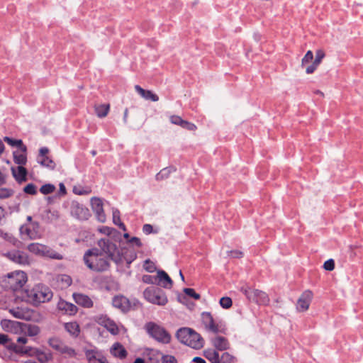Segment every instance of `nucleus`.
<instances>
[{
  "label": "nucleus",
  "instance_id": "1",
  "mask_svg": "<svg viewBox=\"0 0 363 363\" xmlns=\"http://www.w3.org/2000/svg\"><path fill=\"white\" fill-rule=\"evenodd\" d=\"M83 260L90 270L96 272L108 271L111 267V260L96 247L86 250L83 256Z\"/></svg>",
  "mask_w": 363,
  "mask_h": 363
},
{
  "label": "nucleus",
  "instance_id": "2",
  "mask_svg": "<svg viewBox=\"0 0 363 363\" xmlns=\"http://www.w3.org/2000/svg\"><path fill=\"white\" fill-rule=\"evenodd\" d=\"M176 337L182 344L193 349L199 350L203 347L204 340L194 329L183 327L177 330Z\"/></svg>",
  "mask_w": 363,
  "mask_h": 363
},
{
  "label": "nucleus",
  "instance_id": "3",
  "mask_svg": "<svg viewBox=\"0 0 363 363\" xmlns=\"http://www.w3.org/2000/svg\"><path fill=\"white\" fill-rule=\"evenodd\" d=\"M27 281L26 274L22 271L8 273L0 278V286L5 290H20Z\"/></svg>",
  "mask_w": 363,
  "mask_h": 363
},
{
  "label": "nucleus",
  "instance_id": "4",
  "mask_svg": "<svg viewBox=\"0 0 363 363\" xmlns=\"http://www.w3.org/2000/svg\"><path fill=\"white\" fill-rule=\"evenodd\" d=\"M28 301L33 305L38 306L49 301L52 297V292L43 284H37L30 289L26 290Z\"/></svg>",
  "mask_w": 363,
  "mask_h": 363
},
{
  "label": "nucleus",
  "instance_id": "5",
  "mask_svg": "<svg viewBox=\"0 0 363 363\" xmlns=\"http://www.w3.org/2000/svg\"><path fill=\"white\" fill-rule=\"evenodd\" d=\"M99 250L105 257L113 261L116 264H119L123 262V255L120 252L116 244L113 242L108 238H101L98 242Z\"/></svg>",
  "mask_w": 363,
  "mask_h": 363
},
{
  "label": "nucleus",
  "instance_id": "6",
  "mask_svg": "<svg viewBox=\"0 0 363 363\" xmlns=\"http://www.w3.org/2000/svg\"><path fill=\"white\" fill-rule=\"evenodd\" d=\"M144 329L147 335L157 342L164 345L171 342L170 333L162 325L150 321L145 323Z\"/></svg>",
  "mask_w": 363,
  "mask_h": 363
},
{
  "label": "nucleus",
  "instance_id": "7",
  "mask_svg": "<svg viewBox=\"0 0 363 363\" xmlns=\"http://www.w3.org/2000/svg\"><path fill=\"white\" fill-rule=\"evenodd\" d=\"M143 296L148 302L155 305L164 306L168 302L164 291L154 286L145 289L143 292Z\"/></svg>",
  "mask_w": 363,
  "mask_h": 363
},
{
  "label": "nucleus",
  "instance_id": "8",
  "mask_svg": "<svg viewBox=\"0 0 363 363\" xmlns=\"http://www.w3.org/2000/svg\"><path fill=\"white\" fill-rule=\"evenodd\" d=\"M241 291L250 301H254L259 305H267L269 301L268 295L262 291L251 289L250 287H242Z\"/></svg>",
  "mask_w": 363,
  "mask_h": 363
},
{
  "label": "nucleus",
  "instance_id": "9",
  "mask_svg": "<svg viewBox=\"0 0 363 363\" xmlns=\"http://www.w3.org/2000/svg\"><path fill=\"white\" fill-rule=\"evenodd\" d=\"M70 213L74 218L86 220L91 216L89 210L77 201H73L70 206Z\"/></svg>",
  "mask_w": 363,
  "mask_h": 363
},
{
  "label": "nucleus",
  "instance_id": "10",
  "mask_svg": "<svg viewBox=\"0 0 363 363\" xmlns=\"http://www.w3.org/2000/svg\"><path fill=\"white\" fill-rule=\"evenodd\" d=\"M202 323L205 328L213 333H223V330L220 328V325L216 323L212 315L209 312H203L201 313Z\"/></svg>",
  "mask_w": 363,
  "mask_h": 363
},
{
  "label": "nucleus",
  "instance_id": "11",
  "mask_svg": "<svg viewBox=\"0 0 363 363\" xmlns=\"http://www.w3.org/2000/svg\"><path fill=\"white\" fill-rule=\"evenodd\" d=\"M84 352L89 363H108L106 357L96 348H84Z\"/></svg>",
  "mask_w": 363,
  "mask_h": 363
},
{
  "label": "nucleus",
  "instance_id": "12",
  "mask_svg": "<svg viewBox=\"0 0 363 363\" xmlns=\"http://www.w3.org/2000/svg\"><path fill=\"white\" fill-rule=\"evenodd\" d=\"M91 205L96 219L100 223H104L106 220V217L104 211L102 200L98 197H93L91 199Z\"/></svg>",
  "mask_w": 363,
  "mask_h": 363
},
{
  "label": "nucleus",
  "instance_id": "13",
  "mask_svg": "<svg viewBox=\"0 0 363 363\" xmlns=\"http://www.w3.org/2000/svg\"><path fill=\"white\" fill-rule=\"evenodd\" d=\"M49 149L48 147H41L39 150L38 162L40 164L41 166L52 170L55 168V163L51 158H50L47 155Z\"/></svg>",
  "mask_w": 363,
  "mask_h": 363
},
{
  "label": "nucleus",
  "instance_id": "14",
  "mask_svg": "<svg viewBox=\"0 0 363 363\" xmlns=\"http://www.w3.org/2000/svg\"><path fill=\"white\" fill-rule=\"evenodd\" d=\"M112 305L123 313L129 311L131 307L129 299L123 295L115 296L112 298Z\"/></svg>",
  "mask_w": 363,
  "mask_h": 363
},
{
  "label": "nucleus",
  "instance_id": "15",
  "mask_svg": "<svg viewBox=\"0 0 363 363\" xmlns=\"http://www.w3.org/2000/svg\"><path fill=\"white\" fill-rule=\"evenodd\" d=\"M312 298L313 293L309 290L305 291L298 299L296 305L297 310L301 312L308 310Z\"/></svg>",
  "mask_w": 363,
  "mask_h": 363
},
{
  "label": "nucleus",
  "instance_id": "16",
  "mask_svg": "<svg viewBox=\"0 0 363 363\" xmlns=\"http://www.w3.org/2000/svg\"><path fill=\"white\" fill-rule=\"evenodd\" d=\"M98 323L106 328L112 334L116 335L118 332V328L113 320H111L106 315H101L98 318Z\"/></svg>",
  "mask_w": 363,
  "mask_h": 363
},
{
  "label": "nucleus",
  "instance_id": "17",
  "mask_svg": "<svg viewBox=\"0 0 363 363\" xmlns=\"http://www.w3.org/2000/svg\"><path fill=\"white\" fill-rule=\"evenodd\" d=\"M157 284L166 289H170L172 286L173 281L169 276L163 270H158L156 276Z\"/></svg>",
  "mask_w": 363,
  "mask_h": 363
},
{
  "label": "nucleus",
  "instance_id": "18",
  "mask_svg": "<svg viewBox=\"0 0 363 363\" xmlns=\"http://www.w3.org/2000/svg\"><path fill=\"white\" fill-rule=\"evenodd\" d=\"M7 257L16 263L25 264L28 263V257L23 252L16 250L6 254Z\"/></svg>",
  "mask_w": 363,
  "mask_h": 363
},
{
  "label": "nucleus",
  "instance_id": "19",
  "mask_svg": "<svg viewBox=\"0 0 363 363\" xmlns=\"http://www.w3.org/2000/svg\"><path fill=\"white\" fill-rule=\"evenodd\" d=\"M57 309L69 315H74L77 312V307L75 305L62 299L58 301Z\"/></svg>",
  "mask_w": 363,
  "mask_h": 363
},
{
  "label": "nucleus",
  "instance_id": "20",
  "mask_svg": "<svg viewBox=\"0 0 363 363\" xmlns=\"http://www.w3.org/2000/svg\"><path fill=\"white\" fill-rule=\"evenodd\" d=\"M1 326L2 329L9 333H17L21 328V323L18 321L3 319L1 320Z\"/></svg>",
  "mask_w": 363,
  "mask_h": 363
},
{
  "label": "nucleus",
  "instance_id": "21",
  "mask_svg": "<svg viewBox=\"0 0 363 363\" xmlns=\"http://www.w3.org/2000/svg\"><path fill=\"white\" fill-rule=\"evenodd\" d=\"M325 57V52L322 50H318L315 52V58L313 63L308 66L306 69V72L307 74H312L314 72V71L316 69L318 66L320 64L322 60Z\"/></svg>",
  "mask_w": 363,
  "mask_h": 363
},
{
  "label": "nucleus",
  "instance_id": "22",
  "mask_svg": "<svg viewBox=\"0 0 363 363\" xmlns=\"http://www.w3.org/2000/svg\"><path fill=\"white\" fill-rule=\"evenodd\" d=\"M73 298L78 305L83 307L91 308L94 305L92 300L86 295L82 294H74Z\"/></svg>",
  "mask_w": 363,
  "mask_h": 363
},
{
  "label": "nucleus",
  "instance_id": "23",
  "mask_svg": "<svg viewBox=\"0 0 363 363\" xmlns=\"http://www.w3.org/2000/svg\"><path fill=\"white\" fill-rule=\"evenodd\" d=\"M135 89L143 98L146 100H150L152 101H157L159 100L158 96L150 90H145L139 85H135Z\"/></svg>",
  "mask_w": 363,
  "mask_h": 363
},
{
  "label": "nucleus",
  "instance_id": "24",
  "mask_svg": "<svg viewBox=\"0 0 363 363\" xmlns=\"http://www.w3.org/2000/svg\"><path fill=\"white\" fill-rule=\"evenodd\" d=\"M17 172L14 167L11 168L12 175L15 178L16 181L18 183L26 181L27 170L22 166L17 167Z\"/></svg>",
  "mask_w": 363,
  "mask_h": 363
},
{
  "label": "nucleus",
  "instance_id": "25",
  "mask_svg": "<svg viewBox=\"0 0 363 363\" xmlns=\"http://www.w3.org/2000/svg\"><path fill=\"white\" fill-rule=\"evenodd\" d=\"M213 345L218 350L223 351L229 348V342L228 340L221 336H218L212 339Z\"/></svg>",
  "mask_w": 363,
  "mask_h": 363
},
{
  "label": "nucleus",
  "instance_id": "26",
  "mask_svg": "<svg viewBox=\"0 0 363 363\" xmlns=\"http://www.w3.org/2000/svg\"><path fill=\"white\" fill-rule=\"evenodd\" d=\"M65 330L73 337H77L80 333V327L77 322H69L64 325Z\"/></svg>",
  "mask_w": 363,
  "mask_h": 363
},
{
  "label": "nucleus",
  "instance_id": "27",
  "mask_svg": "<svg viewBox=\"0 0 363 363\" xmlns=\"http://www.w3.org/2000/svg\"><path fill=\"white\" fill-rule=\"evenodd\" d=\"M20 233L21 235H26L30 240H35L40 238V234L35 229H30L26 225L20 228Z\"/></svg>",
  "mask_w": 363,
  "mask_h": 363
},
{
  "label": "nucleus",
  "instance_id": "28",
  "mask_svg": "<svg viewBox=\"0 0 363 363\" xmlns=\"http://www.w3.org/2000/svg\"><path fill=\"white\" fill-rule=\"evenodd\" d=\"M111 353L113 356L123 359L126 357L127 352L125 348L119 343H115L111 348Z\"/></svg>",
  "mask_w": 363,
  "mask_h": 363
},
{
  "label": "nucleus",
  "instance_id": "29",
  "mask_svg": "<svg viewBox=\"0 0 363 363\" xmlns=\"http://www.w3.org/2000/svg\"><path fill=\"white\" fill-rule=\"evenodd\" d=\"M43 256L57 260H62L63 259V256L61 254L57 252L55 250L47 245L44 246Z\"/></svg>",
  "mask_w": 363,
  "mask_h": 363
},
{
  "label": "nucleus",
  "instance_id": "30",
  "mask_svg": "<svg viewBox=\"0 0 363 363\" xmlns=\"http://www.w3.org/2000/svg\"><path fill=\"white\" fill-rule=\"evenodd\" d=\"M4 140L12 147H18L22 152H26V146L23 145L21 140H15L8 136L4 138Z\"/></svg>",
  "mask_w": 363,
  "mask_h": 363
},
{
  "label": "nucleus",
  "instance_id": "31",
  "mask_svg": "<svg viewBox=\"0 0 363 363\" xmlns=\"http://www.w3.org/2000/svg\"><path fill=\"white\" fill-rule=\"evenodd\" d=\"M24 330L26 334L30 337L38 335L40 332V328L38 325L35 324H24Z\"/></svg>",
  "mask_w": 363,
  "mask_h": 363
},
{
  "label": "nucleus",
  "instance_id": "32",
  "mask_svg": "<svg viewBox=\"0 0 363 363\" xmlns=\"http://www.w3.org/2000/svg\"><path fill=\"white\" fill-rule=\"evenodd\" d=\"M204 357L211 363H220V357L216 350H208L204 351Z\"/></svg>",
  "mask_w": 363,
  "mask_h": 363
},
{
  "label": "nucleus",
  "instance_id": "33",
  "mask_svg": "<svg viewBox=\"0 0 363 363\" xmlns=\"http://www.w3.org/2000/svg\"><path fill=\"white\" fill-rule=\"evenodd\" d=\"M13 160L14 162L20 166L24 165L26 164L27 158L26 155V152H19L14 151L13 152Z\"/></svg>",
  "mask_w": 363,
  "mask_h": 363
},
{
  "label": "nucleus",
  "instance_id": "34",
  "mask_svg": "<svg viewBox=\"0 0 363 363\" xmlns=\"http://www.w3.org/2000/svg\"><path fill=\"white\" fill-rule=\"evenodd\" d=\"M162 355L160 351L151 350L147 354L148 360L150 363H162Z\"/></svg>",
  "mask_w": 363,
  "mask_h": 363
},
{
  "label": "nucleus",
  "instance_id": "35",
  "mask_svg": "<svg viewBox=\"0 0 363 363\" xmlns=\"http://www.w3.org/2000/svg\"><path fill=\"white\" fill-rule=\"evenodd\" d=\"M34 354L40 363H47L52 359L50 353H46L40 350H35Z\"/></svg>",
  "mask_w": 363,
  "mask_h": 363
},
{
  "label": "nucleus",
  "instance_id": "36",
  "mask_svg": "<svg viewBox=\"0 0 363 363\" xmlns=\"http://www.w3.org/2000/svg\"><path fill=\"white\" fill-rule=\"evenodd\" d=\"M44 246L45 245L40 243H31L28 245L27 248L30 252L37 255L43 256L44 252Z\"/></svg>",
  "mask_w": 363,
  "mask_h": 363
},
{
  "label": "nucleus",
  "instance_id": "37",
  "mask_svg": "<svg viewBox=\"0 0 363 363\" xmlns=\"http://www.w3.org/2000/svg\"><path fill=\"white\" fill-rule=\"evenodd\" d=\"M95 113L99 118L105 117L109 111V104H100L94 107Z\"/></svg>",
  "mask_w": 363,
  "mask_h": 363
},
{
  "label": "nucleus",
  "instance_id": "38",
  "mask_svg": "<svg viewBox=\"0 0 363 363\" xmlns=\"http://www.w3.org/2000/svg\"><path fill=\"white\" fill-rule=\"evenodd\" d=\"M174 171H175V169L171 167L164 168L156 174L155 179L157 181H161L167 179L169 177L170 174Z\"/></svg>",
  "mask_w": 363,
  "mask_h": 363
},
{
  "label": "nucleus",
  "instance_id": "39",
  "mask_svg": "<svg viewBox=\"0 0 363 363\" xmlns=\"http://www.w3.org/2000/svg\"><path fill=\"white\" fill-rule=\"evenodd\" d=\"M0 237L14 246H16L19 242L18 239L16 238L11 233L4 232L1 229H0Z\"/></svg>",
  "mask_w": 363,
  "mask_h": 363
},
{
  "label": "nucleus",
  "instance_id": "40",
  "mask_svg": "<svg viewBox=\"0 0 363 363\" xmlns=\"http://www.w3.org/2000/svg\"><path fill=\"white\" fill-rule=\"evenodd\" d=\"M59 352L65 354L67 357H74L77 355V352L74 349L65 344L60 347Z\"/></svg>",
  "mask_w": 363,
  "mask_h": 363
},
{
  "label": "nucleus",
  "instance_id": "41",
  "mask_svg": "<svg viewBox=\"0 0 363 363\" xmlns=\"http://www.w3.org/2000/svg\"><path fill=\"white\" fill-rule=\"evenodd\" d=\"M48 344L52 349L57 352H59L60 347L64 345L60 339L55 337L50 338L48 340Z\"/></svg>",
  "mask_w": 363,
  "mask_h": 363
},
{
  "label": "nucleus",
  "instance_id": "42",
  "mask_svg": "<svg viewBox=\"0 0 363 363\" xmlns=\"http://www.w3.org/2000/svg\"><path fill=\"white\" fill-rule=\"evenodd\" d=\"M99 231L101 233H103V234L108 235V236H110L111 235H113V236H115L116 234L120 235V233L117 230H116L115 228H113L107 227V226L101 227V228L99 229Z\"/></svg>",
  "mask_w": 363,
  "mask_h": 363
},
{
  "label": "nucleus",
  "instance_id": "43",
  "mask_svg": "<svg viewBox=\"0 0 363 363\" xmlns=\"http://www.w3.org/2000/svg\"><path fill=\"white\" fill-rule=\"evenodd\" d=\"M220 363H236V359L228 352H224L220 357Z\"/></svg>",
  "mask_w": 363,
  "mask_h": 363
},
{
  "label": "nucleus",
  "instance_id": "44",
  "mask_svg": "<svg viewBox=\"0 0 363 363\" xmlns=\"http://www.w3.org/2000/svg\"><path fill=\"white\" fill-rule=\"evenodd\" d=\"M55 190V185H53L52 184H44L40 189V193L44 195L50 194L52 193Z\"/></svg>",
  "mask_w": 363,
  "mask_h": 363
},
{
  "label": "nucleus",
  "instance_id": "45",
  "mask_svg": "<svg viewBox=\"0 0 363 363\" xmlns=\"http://www.w3.org/2000/svg\"><path fill=\"white\" fill-rule=\"evenodd\" d=\"M35 350H38L37 348H34L30 346L23 347L21 346V350L22 352H19V355H28V356H35Z\"/></svg>",
  "mask_w": 363,
  "mask_h": 363
},
{
  "label": "nucleus",
  "instance_id": "46",
  "mask_svg": "<svg viewBox=\"0 0 363 363\" xmlns=\"http://www.w3.org/2000/svg\"><path fill=\"white\" fill-rule=\"evenodd\" d=\"M220 305L222 308L228 309L232 306L233 302L230 297L225 296L220 299Z\"/></svg>",
  "mask_w": 363,
  "mask_h": 363
},
{
  "label": "nucleus",
  "instance_id": "47",
  "mask_svg": "<svg viewBox=\"0 0 363 363\" xmlns=\"http://www.w3.org/2000/svg\"><path fill=\"white\" fill-rule=\"evenodd\" d=\"M14 191L8 188H0V199H4L9 198L13 194Z\"/></svg>",
  "mask_w": 363,
  "mask_h": 363
},
{
  "label": "nucleus",
  "instance_id": "48",
  "mask_svg": "<svg viewBox=\"0 0 363 363\" xmlns=\"http://www.w3.org/2000/svg\"><path fill=\"white\" fill-rule=\"evenodd\" d=\"M23 191L27 194L35 195L37 194L36 186L33 183H30L24 187Z\"/></svg>",
  "mask_w": 363,
  "mask_h": 363
},
{
  "label": "nucleus",
  "instance_id": "49",
  "mask_svg": "<svg viewBox=\"0 0 363 363\" xmlns=\"http://www.w3.org/2000/svg\"><path fill=\"white\" fill-rule=\"evenodd\" d=\"M5 347L7 348V350L12 351L17 354H19V352H22L21 350V346L17 345L13 342L9 341Z\"/></svg>",
  "mask_w": 363,
  "mask_h": 363
},
{
  "label": "nucleus",
  "instance_id": "50",
  "mask_svg": "<svg viewBox=\"0 0 363 363\" xmlns=\"http://www.w3.org/2000/svg\"><path fill=\"white\" fill-rule=\"evenodd\" d=\"M142 281L148 284H157L156 276L145 274L142 277Z\"/></svg>",
  "mask_w": 363,
  "mask_h": 363
},
{
  "label": "nucleus",
  "instance_id": "51",
  "mask_svg": "<svg viewBox=\"0 0 363 363\" xmlns=\"http://www.w3.org/2000/svg\"><path fill=\"white\" fill-rule=\"evenodd\" d=\"M184 292L185 293V294L194 298L195 300H199L201 298V296L199 294L196 293V291L194 289L184 288Z\"/></svg>",
  "mask_w": 363,
  "mask_h": 363
},
{
  "label": "nucleus",
  "instance_id": "52",
  "mask_svg": "<svg viewBox=\"0 0 363 363\" xmlns=\"http://www.w3.org/2000/svg\"><path fill=\"white\" fill-rule=\"evenodd\" d=\"M73 192L77 195H88L91 193V190L89 188H82L74 186Z\"/></svg>",
  "mask_w": 363,
  "mask_h": 363
},
{
  "label": "nucleus",
  "instance_id": "53",
  "mask_svg": "<svg viewBox=\"0 0 363 363\" xmlns=\"http://www.w3.org/2000/svg\"><path fill=\"white\" fill-rule=\"evenodd\" d=\"M313 59V53L311 50L307 51L301 60V65L303 67L306 64L311 62Z\"/></svg>",
  "mask_w": 363,
  "mask_h": 363
},
{
  "label": "nucleus",
  "instance_id": "54",
  "mask_svg": "<svg viewBox=\"0 0 363 363\" xmlns=\"http://www.w3.org/2000/svg\"><path fill=\"white\" fill-rule=\"evenodd\" d=\"M162 363H177V360L174 356L163 354L162 357Z\"/></svg>",
  "mask_w": 363,
  "mask_h": 363
},
{
  "label": "nucleus",
  "instance_id": "55",
  "mask_svg": "<svg viewBox=\"0 0 363 363\" xmlns=\"http://www.w3.org/2000/svg\"><path fill=\"white\" fill-rule=\"evenodd\" d=\"M9 312L12 315L16 318L23 319L24 318V313L19 308L10 309Z\"/></svg>",
  "mask_w": 363,
  "mask_h": 363
},
{
  "label": "nucleus",
  "instance_id": "56",
  "mask_svg": "<svg viewBox=\"0 0 363 363\" xmlns=\"http://www.w3.org/2000/svg\"><path fill=\"white\" fill-rule=\"evenodd\" d=\"M113 214V222L115 225H118L120 223L121 218H120V211L117 208H113L112 211Z\"/></svg>",
  "mask_w": 363,
  "mask_h": 363
},
{
  "label": "nucleus",
  "instance_id": "57",
  "mask_svg": "<svg viewBox=\"0 0 363 363\" xmlns=\"http://www.w3.org/2000/svg\"><path fill=\"white\" fill-rule=\"evenodd\" d=\"M323 268L327 271H332L335 268V262L333 259H330L325 262Z\"/></svg>",
  "mask_w": 363,
  "mask_h": 363
},
{
  "label": "nucleus",
  "instance_id": "58",
  "mask_svg": "<svg viewBox=\"0 0 363 363\" xmlns=\"http://www.w3.org/2000/svg\"><path fill=\"white\" fill-rule=\"evenodd\" d=\"M184 120H183L180 116H176V115H174V116H172L170 117V121L173 124H175V125H179V126H182V123L184 122Z\"/></svg>",
  "mask_w": 363,
  "mask_h": 363
},
{
  "label": "nucleus",
  "instance_id": "59",
  "mask_svg": "<svg viewBox=\"0 0 363 363\" xmlns=\"http://www.w3.org/2000/svg\"><path fill=\"white\" fill-rule=\"evenodd\" d=\"M144 269L148 272H153L156 267L153 262L150 260H146L144 264Z\"/></svg>",
  "mask_w": 363,
  "mask_h": 363
},
{
  "label": "nucleus",
  "instance_id": "60",
  "mask_svg": "<svg viewBox=\"0 0 363 363\" xmlns=\"http://www.w3.org/2000/svg\"><path fill=\"white\" fill-rule=\"evenodd\" d=\"M181 127L188 130H195L196 129L195 124L185 120L184 121Z\"/></svg>",
  "mask_w": 363,
  "mask_h": 363
},
{
  "label": "nucleus",
  "instance_id": "61",
  "mask_svg": "<svg viewBox=\"0 0 363 363\" xmlns=\"http://www.w3.org/2000/svg\"><path fill=\"white\" fill-rule=\"evenodd\" d=\"M128 242L135 245L137 247H141L143 245L140 238L137 237L131 238L130 240H128Z\"/></svg>",
  "mask_w": 363,
  "mask_h": 363
},
{
  "label": "nucleus",
  "instance_id": "62",
  "mask_svg": "<svg viewBox=\"0 0 363 363\" xmlns=\"http://www.w3.org/2000/svg\"><path fill=\"white\" fill-rule=\"evenodd\" d=\"M11 340L9 336L5 334H0V345L6 346Z\"/></svg>",
  "mask_w": 363,
  "mask_h": 363
},
{
  "label": "nucleus",
  "instance_id": "63",
  "mask_svg": "<svg viewBox=\"0 0 363 363\" xmlns=\"http://www.w3.org/2000/svg\"><path fill=\"white\" fill-rule=\"evenodd\" d=\"M143 231L144 233L148 235L152 233L153 228L150 224H145L143 227Z\"/></svg>",
  "mask_w": 363,
  "mask_h": 363
},
{
  "label": "nucleus",
  "instance_id": "64",
  "mask_svg": "<svg viewBox=\"0 0 363 363\" xmlns=\"http://www.w3.org/2000/svg\"><path fill=\"white\" fill-rule=\"evenodd\" d=\"M230 256L235 258H240L242 257L243 255V253L241 251L239 250H232L230 252Z\"/></svg>",
  "mask_w": 363,
  "mask_h": 363
}]
</instances>
